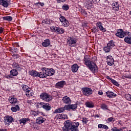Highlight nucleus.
<instances>
[{"label":"nucleus","instance_id":"3","mask_svg":"<svg viewBox=\"0 0 131 131\" xmlns=\"http://www.w3.org/2000/svg\"><path fill=\"white\" fill-rule=\"evenodd\" d=\"M115 45L113 42V40H111L107 44V46L103 48V51L105 53H109L111 51V50L114 48Z\"/></svg>","mask_w":131,"mask_h":131},{"label":"nucleus","instance_id":"17","mask_svg":"<svg viewBox=\"0 0 131 131\" xmlns=\"http://www.w3.org/2000/svg\"><path fill=\"white\" fill-rule=\"evenodd\" d=\"M65 84H66V82L65 81H61L57 82L56 84V87L57 89H61V88H63V86H64V85H65Z\"/></svg>","mask_w":131,"mask_h":131},{"label":"nucleus","instance_id":"33","mask_svg":"<svg viewBox=\"0 0 131 131\" xmlns=\"http://www.w3.org/2000/svg\"><path fill=\"white\" fill-rule=\"evenodd\" d=\"M98 128H103L104 129H109V127H108V126L102 124H98Z\"/></svg>","mask_w":131,"mask_h":131},{"label":"nucleus","instance_id":"10","mask_svg":"<svg viewBox=\"0 0 131 131\" xmlns=\"http://www.w3.org/2000/svg\"><path fill=\"white\" fill-rule=\"evenodd\" d=\"M45 71L46 72V75L47 76H52L55 74V70L53 69H49L47 68H45Z\"/></svg>","mask_w":131,"mask_h":131},{"label":"nucleus","instance_id":"58","mask_svg":"<svg viewBox=\"0 0 131 131\" xmlns=\"http://www.w3.org/2000/svg\"><path fill=\"white\" fill-rule=\"evenodd\" d=\"M7 129H0V131H6Z\"/></svg>","mask_w":131,"mask_h":131},{"label":"nucleus","instance_id":"49","mask_svg":"<svg viewBox=\"0 0 131 131\" xmlns=\"http://www.w3.org/2000/svg\"><path fill=\"white\" fill-rule=\"evenodd\" d=\"M100 0H92V2L94 4H98V3H100Z\"/></svg>","mask_w":131,"mask_h":131},{"label":"nucleus","instance_id":"54","mask_svg":"<svg viewBox=\"0 0 131 131\" xmlns=\"http://www.w3.org/2000/svg\"><path fill=\"white\" fill-rule=\"evenodd\" d=\"M32 115H33L34 116H37V114L36 113V112H32Z\"/></svg>","mask_w":131,"mask_h":131},{"label":"nucleus","instance_id":"2","mask_svg":"<svg viewBox=\"0 0 131 131\" xmlns=\"http://www.w3.org/2000/svg\"><path fill=\"white\" fill-rule=\"evenodd\" d=\"M84 64L86 65V66H88L92 72L95 73L98 71L97 65H96L94 62L91 61V59L87 55H85L84 57Z\"/></svg>","mask_w":131,"mask_h":131},{"label":"nucleus","instance_id":"32","mask_svg":"<svg viewBox=\"0 0 131 131\" xmlns=\"http://www.w3.org/2000/svg\"><path fill=\"white\" fill-rule=\"evenodd\" d=\"M26 95L28 96V97H31L33 96V92L31 91V89H30L26 92Z\"/></svg>","mask_w":131,"mask_h":131},{"label":"nucleus","instance_id":"11","mask_svg":"<svg viewBox=\"0 0 131 131\" xmlns=\"http://www.w3.org/2000/svg\"><path fill=\"white\" fill-rule=\"evenodd\" d=\"M11 3V0H0V5L4 8H8Z\"/></svg>","mask_w":131,"mask_h":131},{"label":"nucleus","instance_id":"35","mask_svg":"<svg viewBox=\"0 0 131 131\" xmlns=\"http://www.w3.org/2000/svg\"><path fill=\"white\" fill-rule=\"evenodd\" d=\"M30 119L29 118H22L20 120V123H23V124H25L27 122V121H29Z\"/></svg>","mask_w":131,"mask_h":131},{"label":"nucleus","instance_id":"51","mask_svg":"<svg viewBox=\"0 0 131 131\" xmlns=\"http://www.w3.org/2000/svg\"><path fill=\"white\" fill-rule=\"evenodd\" d=\"M82 14H83L85 16H86L88 15V13H86V11L85 10H83L82 11Z\"/></svg>","mask_w":131,"mask_h":131},{"label":"nucleus","instance_id":"45","mask_svg":"<svg viewBox=\"0 0 131 131\" xmlns=\"http://www.w3.org/2000/svg\"><path fill=\"white\" fill-rule=\"evenodd\" d=\"M59 19L61 23H63L66 20H67L64 16H60Z\"/></svg>","mask_w":131,"mask_h":131},{"label":"nucleus","instance_id":"12","mask_svg":"<svg viewBox=\"0 0 131 131\" xmlns=\"http://www.w3.org/2000/svg\"><path fill=\"white\" fill-rule=\"evenodd\" d=\"M96 26L98 27L100 31H102V32H106V29L103 27V24H102L101 21H98L96 23Z\"/></svg>","mask_w":131,"mask_h":131},{"label":"nucleus","instance_id":"42","mask_svg":"<svg viewBox=\"0 0 131 131\" xmlns=\"http://www.w3.org/2000/svg\"><path fill=\"white\" fill-rule=\"evenodd\" d=\"M125 98L128 101H131V95L129 94H126L125 95Z\"/></svg>","mask_w":131,"mask_h":131},{"label":"nucleus","instance_id":"8","mask_svg":"<svg viewBox=\"0 0 131 131\" xmlns=\"http://www.w3.org/2000/svg\"><path fill=\"white\" fill-rule=\"evenodd\" d=\"M67 43L70 47H76V41L73 38H68L67 39Z\"/></svg>","mask_w":131,"mask_h":131},{"label":"nucleus","instance_id":"15","mask_svg":"<svg viewBox=\"0 0 131 131\" xmlns=\"http://www.w3.org/2000/svg\"><path fill=\"white\" fill-rule=\"evenodd\" d=\"M68 117L65 114H58L55 116V119H67Z\"/></svg>","mask_w":131,"mask_h":131},{"label":"nucleus","instance_id":"31","mask_svg":"<svg viewBox=\"0 0 131 131\" xmlns=\"http://www.w3.org/2000/svg\"><path fill=\"white\" fill-rule=\"evenodd\" d=\"M3 20L11 22L13 20V17L11 16H4L3 17Z\"/></svg>","mask_w":131,"mask_h":131},{"label":"nucleus","instance_id":"55","mask_svg":"<svg viewBox=\"0 0 131 131\" xmlns=\"http://www.w3.org/2000/svg\"><path fill=\"white\" fill-rule=\"evenodd\" d=\"M98 95H100V96H102V95H103V92L99 91L98 92Z\"/></svg>","mask_w":131,"mask_h":131},{"label":"nucleus","instance_id":"5","mask_svg":"<svg viewBox=\"0 0 131 131\" xmlns=\"http://www.w3.org/2000/svg\"><path fill=\"white\" fill-rule=\"evenodd\" d=\"M14 121L13 117L11 116H7L4 119L5 125H10Z\"/></svg>","mask_w":131,"mask_h":131},{"label":"nucleus","instance_id":"7","mask_svg":"<svg viewBox=\"0 0 131 131\" xmlns=\"http://www.w3.org/2000/svg\"><path fill=\"white\" fill-rule=\"evenodd\" d=\"M82 93L84 96H91L93 94V90L91 88H85L82 89Z\"/></svg>","mask_w":131,"mask_h":131},{"label":"nucleus","instance_id":"43","mask_svg":"<svg viewBox=\"0 0 131 131\" xmlns=\"http://www.w3.org/2000/svg\"><path fill=\"white\" fill-rule=\"evenodd\" d=\"M115 118L113 117H110L107 119V121H108V122H112V121L114 122L115 121Z\"/></svg>","mask_w":131,"mask_h":131},{"label":"nucleus","instance_id":"13","mask_svg":"<svg viewBox=\"0 0 131 131\" xmlns=\"http://www.w3.org/2000/svg\"><path fill=\"white\" fill-rule=\"evenodd\" d=\"M107 63L110 66H112L114 64V59L111 56H107Z\"/></svg>","mask_w":131,"mask_h":131},{"label":"nucleus","instance_id":"26","mask_svg":"<svg viewBox=\"0 0 131 131\" xmlns=\"http://www.w3.org/2000/svg\"><path fill=\"white\" fill-rule=\"evenodd\" d=\"M106 94L108 98H115L116 97V94L112 92H107Z\"/></svg>","mask_w":131,"mask_h":131},{"label":"nucleus","instance_id":"25","mask_svg":"<svg viewBox=\"0 0 131 131\" xmlns=\"http://www.w3.org/2000/svg\"><path fill=\"white\" fill-rule=\"evenodd\" d=\"M38 72L36 71L32 70L29 71V74L30 75H31V76L38 77Z\"/></svg>","mask_w":131,"mask_h":131},{"label":"nucleus","instance_id":"36","mask_svg":"<svg viewBox=\"0 0 131 131\" xmlns=\"http://www.w3.org/2000/svg\"><path fill=\"white\" fill-rule=\"evenodd\" d=\"M45 103L43 102H38L37 104V108H43Z\"/></svg>","mask_w":131,"mask_h":131},{"label":"nucleus","instance_id":"61","mask_svg":"<svg viewBox=\"0 0 131 131\" xmlns=\"http://www.w3.org/2000/svg\"><path fill=\"white\" fill-rule=\"evenodd\" d=\"M2 40H3V39H2L1 37H0V41H2Z\"/></svg>","mask_w":131,"mask_h":131},{"label":"nucleus","instance_id":"28","mask_svg":"<svg viewBox=\"0 0 131 131\" xmlns=\"http://www.w3.org/2000/svg\"><path fill=\"white\" fill-rule=\"evenodd\" d=\"M78 68L79 67H78V65L77 64H74L72 66V72H77V71L78 70Z\"/></svg>","mask_w":131,"mask_h":131},{"label":"nucleus","instance_id":"19","mask_svg":"<svg viewBox=\"0 0 131 131\" xmlns=\"http://www.w3.org/2000/svg\"><path fill=\"white\" fill-rule=\"evenodd\" d=\"M12 66L14 69H17L18 71H21L23 69L22 66L16 62H14Z\"/></svg>","mask_w":131,"mask_h":131},{"label":"nucleus","instance_id":"38","mask_svg":"<svg viewBox=\"0 0 131 131\" xmlns=\"http://www.w3.org/2000/svg\"><path fill=\"white\" fill-rule=\"evenodd\" d=\"M22 89L23 90V91H24L25 92H27V91L29 90V89H30V88H29V87L28 85H23L22 86Z\"/></svg>","mask_w":131,"mask_h":131},{"label":"nucleus","instance_id":"24","mask_svg":"<svg viewBox=\"0 0 131 131\" xmlns=\"http://www.w3.org/2000/svg\"><path fill=\"white\" fill-rule=\"evenodd\" d=\"M51 45L50 42V39H46L42 43V46L45 48H47V47H49Z\"/></svg>","mask_w":131,"mask_h":131},{"label":"nucleus","instance_id":"16","mask_svg":"<svg viewBox=\"0 0 131 131\" xmlns=\"http://www.w3.org/2000/svg\"><path fill=\"white\" fill-rule=\"evenodd\" d=\"M46 121V119L43 118L42 117H39L36 119V123L37 124H41V123H43Z\"/></svg>","mask_w":131,"mask_h":131},{"label":"nucleus","instance_id":"27","mask_svg":"<svg viewBox=\"0 0 131 131\" xmlns=\"http://www.w3.org/2000/svg\"><path fill=\"white\" fill-rule=\"evenodd\" d=\"M43 108L45 109V110H46V111H50V110L52 109V107L51 106L50 104L45 103Z\"/></svg>","mask_w":131,"mask_h":131},{"label":"nucleus","instance_id":"34","mask_svg":"<svg viewBox=\"0 0 131 131\" xmlns=\"http://www.w3.org/2000/svg\"><path fill=\"white\" fill-rule=\"evenodd\" d=\"M11 109L13 112H17V111H19L20 110V108L18 105H16L15 107H12Z\"/></svg>","mask_w":131,"mask_h":131},{"label":"nucleus","instance_id":"60","mask_svg":"<svg viewBox=\"0 0 131 131\" xmlns=\"http://www.w3.org/2000/svg\"><path fill=\"white\" fill-rule=\"evenodd\" d=\"M118 123H119V124H121V121H119Z\"/></svg>","mask_w":131,"mask_h":131},{"label":"nucleus","instance_id":"37","mask_svg":"<svg viewBox=\"0 0 131 131\" xmlns=\"http://www.w3.org/2000/svg\"><path fill=\"white\" fill-rule=\"evenodd\" d=\"M63 26H64V27H68V26H69V22L68 21V20H67V19H66L62 24Z\"/></svg>","mask_w":131,"mask_h":131},{"label":"nucleus","instance_id":"18","mask_svg":"<svg viewBox=\"0 0 131 131\" xmlns=\"http://www.w3.org/2000/svg\"><path fill=\"white\" fill-rule=\"evenodd\" d=\"M76 108H77V104H76L69 105L66 107V110H70V109L76 110Z\"/></svg>","mask_w":131,"mask_h":131},{"label":"nucleus","instance_id":"23","mask_svg":"<svg viewBox=\"0 0 131 131\" xmlns=\"http://www.w3.org/2000/svg\"><path fill=\"white\" fill-rule=\"evenodd\" d=\"M128 36H126L125 37L124 40L125 42H126V43H128V45H131V36H129L130 34H129V33H128Z\"/></svg>","mask_w":131,"mask_h":131},{"label":"nucleus","instance_id":"21","mask_svg":"<svg viewBox=\"0 0 131 131\" xmlns=\"http://www.w3.org/2000/svg\"><path fill=\"white\" fill-rule=\"evenodd\" d=\"M9 102L10 104H16L18 102V100L17 98L11 96L9 98Z\"/></svg>","mask_w":131,"mask_h":131},{"label":"nucleus","instance_id":"56","mask_svg":"<svg viewBox=\"0 0 131 131\" xmlns=\"http://www.w3.org/2000/svg\"><path fill=\"white\" fill-rule=\"evenodd\" d=\"M4 32V29L0 28V33Z\"/></svg>","mask_w":131,"mask_h":131},{"label":"nucleus","instance_id":"40","mask_svg":"<svg viewBox=\"0 0 131 131\" xmlns=\"http://www.w3.org/2000/svg\"><path fill=\"white\" fill-rule=\"evenodd\" d=\"M111 82H112V83H113L114 85H116L117 86H118L119 85V84H118V82H117V81H116L115 80L111 78Z\"/></svg>","mask_w":131,"mask_h":131},{"label":"nucleus","instance_id":"52","mask_svg":"<svg viewBox=\"0 0 131 131\" xmlns=\"http://www.w3.org/2000/svg\"><path fill=\"white\" fill-rule=\"evenodd\" d=\"M42 23H44L45 24H49V22L48 21H47V19L44 20L42 21Z\"/></svg>","mask_w":131,"mask_h":131},{"label":"nucleus","instance_id":"47","mask_svg":"<svg viewBox=\"0 0 131 131\" xmlns=\"http://www.w3.org/2000/svg\"><path fill=\"white\" fill-rule=\"evenodd\" d=\"M112 131H122V129H118L116 127H113L112 129Z\"/></svg>","mask_w":131,"mask_h":131},{"label":"nucleus","instance_id":"63","mask_svg":"<svg viewBox=\"0 0 131 131\" xmlns=\"http://www.w3.org/2000/svg\"><path fill=\"white\" fill-rule=\"evenodd\" d=\"M130 15H131V11H130Z\"/></svg>","mask_w":131,"mask_h":131},{"label":"nucleus","instance_id":"46","mask_svg":"<svg viewBox=\"0 0 131 131\" xmlns=\"http://www.w3.org/2000/svg\"><path fill=\"white\" fill-rule=\"evenodd\" d=\"M63 10L67 11V10H69V6L68 5H63L62 6Z\"/></svg>","mask_w":131,"mask_h":131},{"label":"nucleus","instance_id":"6","mask_svg":"<svg viewBox=\"0 0 131 131\" xmlns=\"http://www.w3.org/2000/svg\"><path fill=\"white\" fill-rule=\"evenodd\" d=\"M115 35L120 38H123L125 36V32L123 31V30L121 29H118Z\"/></svg>","mask_w":131,"mask_h":131},{"label":"nucleus","instance_id":"4","mask_svg":"<svg viewBox=\"0 0 131 131\" xmlns=\"http://www.w3.org/2000/svg\"><path fill=\"white\" fill-rule=\"evenodd\" d=\"M40 98L45 102H50L53 99L52 96L47 93H41L40 95Z\"/></svg>","mask_w":131,"mask_h":131},{"label":"nucleus","instance_id":"29","mask_svg":"<svg viewBox=\"0 0 131 131\" xmlns=\"http://www.w3.org/2000/svg\"><path fill=\"white\" fill-rule=\"evenodd\" d=\"M10 74L11 75H12L13 76H17V75H18V71L16 69H13L10 71Z\"/></svg>","mask_w":131,"mask_h":131},{"label":"nucleus","instance_id":"53","mask_svg":"<svg viewBox=\"0 0 131 131\" xmlns=\"http://www.w3.org/2000/svg\"><path fill=\"white\" fill-rule=\"evenodd\" d=\"M57 2L59 3H61V2L64 3V2H66V0H57Z\"/></svg>","mask_w":131,"mask_h":131},{"label":"nucleus","instance_id":"48","mask_svg":"<svg viewBox=\"0 0 131 131\" xmlns=\"http://www.w3.org/2000/svg\"><path fill=\"white\" fill-rule=\"evenodd\" d=\"M36 5H39V6H41V7H43V6H45V3L39 2L36 3Z\"/></svg>","mask_w":131,"mask_h":131},{"label":"nucleus","instance_id":"41","mask_svg":"<svg viewBox=\"0 0 131 131\" xmlns=\"http://www.w3.org/2000/svg\"><path fill=\"white\" fill-rule=\"evenodd\" d=\"M101 108L103 109V110H108V106L105 104H103L101 106Z\"/></svg>","mask_w":131,"mask_h":131},{"label":"nucleus","instance_id":"20","mask_svg":"<svg viewBox=\"0 0 131 131\" xmlns=\"http://www.w3.org/2000/svg\"><path fill=\"white\" fill-rule=\"evenodd\" d=\"M62 101L64 104H70L71 103V99H70V98L67 96H66L63 98Z\"/></svg>","mask_w":131,"mask_h":131},{"label":"nucleus","instance_id":"22","mask_svg":"<svg viewBox=\"0 0 131 131\" xmlns=\"http://www.w3.org/2000/svg\"><path fill=\"white\" fill-rule=\"evenodd\" d=\"M65 108H66V106L64 107H60L58 108L54 111L53 113L54 114H57V113H62V112L65 111Z\"/></svg>","mask_w":131,"mask_h":131},{"label":"nucleus","instance_id":"1","mask_svg":"<svg viewBox=\"0 0 131 131\" xmlns=\"http://www.w3.org/2000/svg\"><path fill=\"white\" fill-rule=\"evenodd\" d=\"M78 126H79V122H72L67 120L64 122V127L63 128V131H78Z\"/></svg>","mask_w":131,"mask_h":131},{"label":"nucleus","instance_id":"50","mask_svg":"<svg viewBox=\"0 0 131 131\" xmlns=\"http://www.w3.org/2000/svg\"><path fill=\"white\" fill-rule=\"evenodd\" d=\"M6 78H12V75H7L5 76Z\"/></svg>","mask_w":131,"mask_h":131},{"label":"nucleus","instance_id":"39","mask_svg":"<svg viewBox=\"0 0 131 131\" xmlns=\"http://www.w3.org/2000/svg\"><path fill=\"white\" fill-rule=\"evenodd\" d=\"M112 7L114 8V9L119 8V5H118V3L117 2H116L112 5Z\"/></svg>","mask_w":131,"mask_h":131},{"label":"nucleus","instance_id":"9","mask_svg":"<svg viewBox=\"0 0 131 131\" xmlns=\"http://www.w3.org/2000/svg\"><path fill=\"white\" fill-rule=\"evenodd\" d=\"M47 76V73L45 68H42L41 71L38 73V77H40V78H46Z\"/></svg>","mask_w":131,"mask_h":131},{"label":"nucleus","instance_id":"44","mask_svg":"<svg viewBox=\"0 0 131 131\" xmlns=\"http://www.w3.org/2000/svg\"><path fill=\"white\" fill-rule=\"evenodd\" d=\"M89 120H88V119L86 118H83L82 120V122L84 123V124H86L88 123Z\"/></svg>","mask_w":131,"mask_h":131},{"label":"nucleus","instance_id":"62","mask_svg":"<svg viewBox=\"0 0 131 131\" xmlns=\"http://www.w3.org/2000/svg\"><path fill=\"white\" fill-rule=\"evenodd\" d=\"M96 117H99V115H96Z\"/></svg>","mask_w":131,"mask_h":131},{"label":"nucleus","instance_id":"30","mask_svg":"<svg viewBox=\"0 0 131 131\" xmlns=\"http://www.w3.org/2000/svg\"><path fill=\"white\" fill-rule=\"evenodd\" d=\"M85 106L88 108H93L94 107V103L93 102L87 101L85 102Z\"/></svg>","mask_w":131,"mask_h":131},{"label":"nucleus","instance_id":"14","mask_svg":"<svg viewBox=\"0 0 131 131\" xmlns=\"http://www.w3.org/2000/svg\"><path fill=\"white\" fill-rule=\"evenodd\" d=\"M53 29L55 31V32L58 33V34H62L64 33V32H65V30L63 28H59L57 27H55L53 28Z\"/></svg>","mask_w":131,"mask_h":131},{"label":"nucleus","instance_id":"59","mask_svg":"<svg viewBox=\"0 0 131 131\" xmlns=\"http://www.w3.org/2000/svg\"><path fill=\"white\" fill-rule=\"evenodd\" d=\"M41 115H43V116H45V115H43V113H41Z\"/></svg>","mask_w":131,"mask_h":131},{"label":"nucleus","instance_id":"57","mask_svg":"<svg viewBox=\"0 0 131 131\" xmlns=\"http://www.w3.org/2000/svg\"><path fill=\"white\" fill-rule=\"evenodd\" d=\"M125 78H131V76H125Z\"/></svg>","mask_w":131,"mask_h":131},{"label":"nucleus","instance_id":"64","mask_svg":"<svg viewBox=\"0 0 131 131\" xmlns=\"http://www.w3.org/2000/svg\"><path fill=\"white\" fill-rule=\"evenodd\" d=\"M129 131H131V130H129Z\"/></svg>","mask_w":131,"mask_h":131}]
</instances>
